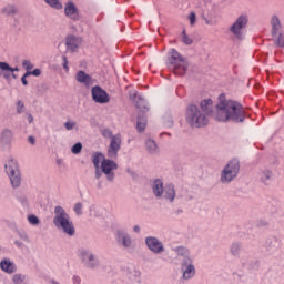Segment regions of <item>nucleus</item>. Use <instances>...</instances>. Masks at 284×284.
Instances as JSON below:
<instances>
[{"mask_svg":"<svg viewBox=\"0 0 284 284\" xmlns=\"http://www.w3.org/2000/svg\"><path fill=\"white\" fill-rule=\"evenodd\" d=\"M219 101L214 114L215 121L220 123H227L230 121L233 123H243L245 121V110L242 103L226 100L224 93L220 94Z\"/></svg>","mask_w":284,"mask_h":284,"instance_id":"nucleus-1","label":"nucleus"},{"mask_svg":"<svg viewBox=\"0 0 284 284\" xmlns=\"http://www.w3.org/2000/svg\"><path fill=\"white\" fill-rule=\"evenodd\" d=\"M54 217L53 224L58 230H61L68 236H74L77 230L74 229V223L70 219V214L65 212V209L62 206L54 207Z\"/></svg>","mask_w":284,"mask_h":284,"instance_id":"nucleus-2","label":"nucleus"},{"mask_svg":"<svg viewBox=\"0 0 284 284\" xmlns=\"http://www.w3.org/2000/svg\"><path fill=\"white\" fill-rule=\"evenodd\" d=\"M166 65L171 72L178 74V77H184L187 73L190 63L187 60L176 51V49H171L169 52Z\"/></svg>","mask_w":284,"mask_h":284,"instance_id":"nucleus-3","label":"nucleus"},{"mask_svg":"<svg viewBox=\"0 0 284 284\" xmlns=\"http://www.w3.org/2000/svg\"><path fill=\"white\" fill-rule=\"evenodd\" d=\"M186 122L191 128H205L209 123L207 116L201 113L196 104H189L186 109Z\"/></svg>","mask_w":284,"mask_h":284,"instance_id":"nucleus-4","label":"nucleus"},{"mask_svg":"<svg viewBox=\"0 0 284 284\" xmlns=\"http://www.w3.org/2000/svg\"><path fill=\"white\" fill-rule=\"evenodd\" d=\"M6 174L9 176L12 187H21V170L19 162L11 159L4 164Z\"/></svg>","mask_w":284,"mask_h":284,"instance_id":"nucleus-5","label":"nucleus"},{"mask_svg":"<svg viewBox=\"0 0 284 284\" xmlns=\"http://www.w3.org/2000/svg\"><path fill=\"white\" fill-rule=\"evenodd\" d=\"M241 170V163L239 160H231L222 170L221 181L222 183H232L236 176H239V171Z\"/></svg>","mask_w":284,"mask_h":284,"instance_id":"nucleus-6","label":"nucleus"},{"mask_svg":"<svg viewBox=\"0 0 284 284\" xmlns=\"http://www.w3.org/2000/svg\"><path fill=\"white\" fill-rule=\"evenodd\" d=\"M250 22V19L247 16H240L235 22L231 26L230 32L235 37V39H239V41H243V38L245 36V29L247 28V23Z\"/></svg>","mask_w":284,"mask_h":284,"instance_id":"nucleus-7","label":"nucleus"},{"mask_svg":"<svg viewBox=\"0 0 284 284\" xmlns=\"http://www.w3.org/2000/svg\"><path fill=\"white\" fill-rule=\"evenodd\" d=\"M181 271L183 274L182 276L185 281H190V278H193V276L196 274V268L194 267V264L190 256H185L184 258H182Z\"/></svg>","mask_w":284,"mask_h":284,"instance_id":"nucleus-8","label":"nucleus"},{"mask_svg":"<svg viewBox=\"0 0 284 284\" xmlns=\"http://www.w3.org/2000/svg\"><path fill=\"white\" fill-rule=\"evenodd\" d=\"M91 95L94 103H100L101 105L110 103V95L108 94V91L103 90V88L99 85L92 87Z\"/></svg>","mask_w":284,"mask_h":284,"instance_id":"nucleus-9","label":"nucleus"},{"mask_svg":"<svg viewBox=\"0 0 284 284\" xmlns=\"http://www.w3.org/2000/svg\"><path fill=\"white\" fill-rule=\"evenodd\" d=\"M119 164L114 162V160L104 159L101 162V170L103 174H105L108 181H114V173L113 170H118Z\"/></svg>","mask_w":284,"mask_h":284,"instance_id":"nucleus-10","label":"nucleus"},{"mask_svg":"<svg viewBox=\"0 0 284 284\" xmlns=\"http://www.w3.org/2000/svg\"><path fill=\"white\" fill-rule=\"evenodd\" d=\"M79 256L82 263H84V265H87L90 270H94V267L99 265V260L97 256H94V253L88 250H80Z\"/></svg>","mask_w":284,"mask_h":284,"instance_id":"nucleus-11","label":"nucleus"},{"mask_svg":"<svg viewBox=\"0 0 284 284\" xmlns=\"http://www.w3.org/2000/svg\"><path fill=\"white\" fill-rule=\"evenodd\" d=\"M145 243L146 247H149V250L153 252V254H162V252H165V246H163V242L159 241V239L156 237L149 236L145 239Z\"/></svg>","mask_w":284,"mask_h":284,"instance_id":"nucleus-12","label":"nucleus"},{"mask_svg":"<svg viewBox=\"0 0 284 284\" xmlns=\"http://www.w3.org/2000/svg\"><path fill=\"white\" fill-rule=\"evenodd\" d=\"M119 150H121V134H115L110 142L108 149L109 159H116L119 154Z\"/></svg>","mask_w":284,"mask_h":284,"instance_id":"nucleus-13","label":"nucleus"},{"mask_svg":"<svg viewBox=\"0 0 284 284\" xmlns=\"http://www.w3.org/2000/svg\"><path fill=\"white\" fill-rule=\"evenodd\" d=\"M64 14L71 21H80L81 16L79 14V9H77V6L73 4V2H67L64 7Z\"/></svg>","mask_w":284,"mask_h":284,"instance_id":"nucleus-14","label":"nucleus"},{"mask_svg":"<svg viewBox=\"0 0 284 284\" xmlns=\"http://www.w3.org/2000/svg\"><path fill=\"white\" fill-rule=\"evenodd\" d=\"M116 241L119 245H123V247H132V237H130V234L125 233V231H118Z\"/></svg>","mask_w":284,"mask_h":284,"instance_id":"nucleus-15","label":"nucleus"},{"mask_svg":"<svg viewBox=\"0 0 284 284\" xmlns=\"http://www.w3.org/2000/svg\"><path fill=\"white\" fill-rule=\"evenodd\" d=\"M2 17H17L19 14V7L17 4L8 3L0 10Z\"/></svg>","mask_w":284,"mask_h":284,"instance_id":"nucleus-16","label":"nucleus"},{"mask_svg":"<svg viewBox=\"0 0 284 284\" xmlns=\"http://www.w3.org/2000/svg\"><path fill=\"white\" fill-rule=\"evenodd\" d=\"M65 45L68 50H71V52H75L81 45V40H79V38L74 36H68L65 40Z\"/></svg>","mask_w":284,"mask_h":284,"instance_id":"nucleus-17","label":"nucleus"},{"mask_svg":"<svg viewBox=\"0 0 284 284\" xmlns=\"http://www.w3.org/2000/svg\"><path fill=\"white\" fill-rule=\"evenodd\" d=\"M165 187H163V181L161 179H156L152 184V192L156 199H161L163 196Z\"/></svg>","mask_w":284,"mask_h":284,"instance_id":"nucleus-18","label":"nucleus"},{"mask_svg":"<svg viewBox=\"0 0 284 284\" xmlns=\"http://www.w3.org/2000/svg\"><path fill=\"white\" fill-rule=\"evenodd\" d=\"M0 267H1L2 272H6L7 274H14V272H17V265H14L8 258L1 260Z\"/></svg>","mask_w":284,"mask_h":284,"instance_id":"nucleus-19","label":"nucleus"},{"mask_svg":"<svg viewBox=\"0 0 284 284\" xmlns=\"http://www.w3.org/2000/svg\"><path fill=\"white\" fill-rule=\"evenodd\" d=\"M75 81H78V83H83L84 85H92V75L84 71H78L75 74Z\"/></svg>","mask_w":284,"mask_h":284,"instance_id":"nucleus-20","label":"nucleus"},{"mask_svg":"<svg viewBox=\"0 0 284 284\" xmlns=\"http://www.w3.org/2000/svg\"><path fill=\"white\" fill-rule=\"evenodd\" d=\"M271 34L272 37H276V34H278V32H281L283 24H281V19H278V16H273L271 19Z\"/></svg>","mask_w":284,"mask_h":284,"instance_id":"nucleus-21","label":"nucleus"},{"mask_svg":"<svg viewBox=\"0 0 284 284\" xmlns=\"http://www.w3.org/2000/svg\"><path fill=\"white\" fill-rule=\"evenodd\" d=\"M164 199L173 203L174 199H176V191L174 190V184H168L164 186Z\"/></svg>","mask_w":284,"mask_h":284,"instance_id":"nucleus-22","label":"nucleus"},{"mask_svg":"<svg viewBox=\"0 0 284 284\" xmlns=\"http://www.w3.org/2000/svg\"><path fill=\"white\" fill-rule=\"evenodd\" d=\"M145 128H148V118L145 116V113H139L136 121V130L138 132L142 133L145 132Z\"/></svg>","mask_w":284,"mask_h":284,"instance_id":"nucleus-23","label":"nucleus"},{"mask_svg":"<svg viewBox=\"0 0 284 284\" xmlns=\"http://www.w3.org/2000/svg\"><path fill=\"white\" fill-rule=\"evenodd\" d=\"M12 130L4 129L0 134L1 145H10V143H12Z\"/></svg>","mask_w":284,"mask_h":284,"instance_id":"nucleus-24","label":"nucleus"},{"mask_svg":"<svg viewBox=\"0 0 284 284\" xmlns=\"http://www.w3.org/2000/svg\"><path fill=\"white\" fill-rule=\"evenodd\" d=\"M201 110L206 114L207 116L212 115L213 111V101L212 99H205L200 103Z\"/></svg>","mask_w":284,"mask_h":284,"instance_id":"nucleus-25","label":"nucleus"},{"mask_svg":"<svg viewBox=\"0 0 284 284\" xmlns=\"http://www.w3.org/2000/svg\"><path fill=\"white\" fill-rule=\"evenodd\" d=\"M272 176H274V174L268 169H264L260 172V180L264 185H270V181H272Z\"/></svg>","mask_w":284,"mask_h":284,"instance_id":"nucleus-26","label":"nucleus"},{"mask_svg":"<svg viewBox=\"0 0 284 284\" xmlns=\"http://www.w3.org/2000/svg\"><path fill=\"white\" fill-rule=\"evenodd\" d=\"M135 105H136L138 110H140V112H141L140 114H145V112H148L150 110L148 108V103L141 95L138 97Z\"/></svg>","mask_w":284,"mask_h":284,"instance_id":"nucleus-27","label":"nucleus"},{"mask_svg":"<svg viewBox=\"0 0 284 284\" xmlns=\"http://www.w3.org/2000/svg\"><path fill=\"white\" fill-rule=\"evenodd\" d=\"M145 148L149 154H156L159 152V146L156 145V142L152 139H148L145 141Z\"/></svg>","mask_w":284,"mask_h":284,"instance_id":"nucleus-28","label":"nucleus"},{"mask_svg":"<svg viewBox=\"0 0 284 284\" xmlns=\"http://www.w3.org/2000/svg\"><path fill=\"white\" fill-rule=\"evenodd\" d=\"M101 160L105 161V155L101 152H94L92 155V163L95 168V170H99V165L101 164Z\"/></svg>","mask_w":284,"mask_h":284,"instance_id":"nucleus-29","label":"nucleus"},{"mask_svg":"<svg viewBox=\"0 0 284 284\" xmlns=\"http://www.w3.org/2000/svg\"><path fill=\"white\" fill-rule=\"evenodd\" d=\"M273 38V42L274 45H276V48H284V36L282 32H280L278 34H276V37Z\"/></svg>","mask_w":284,"mask_h":284,"instance_id":"nucleus-30","label":"nucleus"},{"mask_svg":"<svg viewBox=\"0 0 284 284\" xmlns=\"http://www.w3.org/2000/svg\"><path fill=\"white\" fill-rule=\"evenodd\" d=\"M0 69L3 70L4 72H19V68H12L8 62H0Z\"/></svg>","mask_w":284,"mask_h":284,"instance_id":"nucleus-31","label":"nucleus"},{"mask_svg":"<svg viewBox=\"0 0 284 284\" xmlns=\"http://www.w3.org/2000/svg\"><path fill=\"white\" fill-rule=\"evenodd\" d=\"M48 6L51 8H55V10H61L63 8V4L59 0H44Z\"/></svg>","mask_w":284,"mask_h":284,"instance_id":"nucleus-32","label":"nucleus"},{"mask_svg":"<svg viewBox=\"0 0 284 284\" xmlns=\"http://www.w3.org/2000/svg\"><path fill=\"white\" fill-rule=\"evenodd\" d=\"M182 41L185 45H192V43H194V41L192 40V38H190L185 30L182 31Z\"/></svg>","mask_w":284,"mask_h":284,"instance_id":"nucleus-33","label":"nucleus"},{"mask_svg":"<svg viewBox=\"0 0 284 284\" xmlns=\"http://www.w3.org/2000/svg\"><path fill=\"white\" fill-rule=\"evenodd\" d=\"M176 254L179 256H183V258H185V256H189L190 254V251L183 246H179L176 250H175Z\"/></svg>","mask_w":284,"mask_h":284,"instance_id":"nucleus-34","label":"nucleus"},{"mask_svg":"<svg viewBox=\"0 0 284 284\" xmlns=\"http://www.w3.org/2000/svg\"><path fill=\"white\" fill-rule=\"evenodd\" d=\"M81 150H83V144L81 142L75 143L72 148H71V152L72 154H80Z\"/></svg>","mask_w":284,"mask_h":284,"instance_id":"nucleus-35","label":"nucleus"},{"mask_svg":"<svg viewBox=\"0 0 284 284\" xmlns=\"http://www.w3.org/2000/svg\"><path fill=\"white\" fill-rule=\"evenodd\" d=\"M26 110V104L19 100L17 102V114H23V111Z\"/></svg>","mask_w":284,"mask_h":284,"instance_id":"nucleus-36","label":"nucleus"},{"mask_svg":"<svg viewBox=\"0 0 284 284\" xmlns=\"http://www.w3.org/2000/svg\"><path fill=\"white\" fill-rule=\"evenodd\" d=\"M239 252H241V245H239V243H233L231 246V253L233 254V256H236Z\"/></svg>","mask_w":284,"mask_h":284,"instance_id":"nucleus-37","label":"nucleus"},{"mask_svg":"<svg viewBox=\"0 0 284 284\" xmlns=\"http://www.w3.org/2000/svg\"><path fill=\"white\" fill-rule=\"evenodd\" d=\"M22 65L27 70V72H30V70H32L34 68V64H32V62H30V60H23Z\"/></svg>","mask_w":284,"mask_h":284,"instance_id":"nucleus-38","label":"nucleus"},{"mask_svg":"<svg viewBox=\"0 0 284 284\" xmlns=\"http://www.w3.org/2000/svg\"><path fill=\"white\" fill-rule=\"evenodd\" d=\"M26 77H41V69H34L33 71H27Z\"/></svg>","mask_w":284,"mask_h":284,"instance_id":"nucleus-39","label":"nucleus"},{"mask_svg":"<svg viewBox=\"0 0 284 284\" xmlns=\"http://www.w3.org/2000/svg\"><path fill=\"white\" fill-rule=\"evenodd\" d=\"M101 134L104 139H112L114 135L112 134V130L110 129H104L101 131Z\"/></svg>","mask_w":284,"mask_h":284,"instance_id":"nucleus-40","label":"nucleus"},{"mask_svg":"<svg viewBox=\"0 0 284 284\" xmlns=\"http://www.w3.org/2000/svg\"><path fill=\"white\" fill-rule=\"evenodd\" d=\"M28 221L31 225H39V217L37 215H29Z\"/></svg>","mask_w":284,"mask_h":284,"instance_id":"nucleus-41","label":"nucleus"},{"mask_svg":"<svg viewBox=\"0 0 284 284\" xmlns=\"http://www.w3.org/2000/svg\"><path fill=\"white\" fill-rule=\"evenodd\" d=\"M189 21H190L191 26H194V23H196V13L194 11H192L189 14Z\"/></svg>","mask_w":284,"mask_h":284,"instance_id":"nucleus-42","label":"nucleus"},{"mask_svg":"<svg viewBox=\"0 0 284 284\" xmlns=\"http://www.w3.org/2000/svg\"><path fill=\"white\" fill-rule=\"evenodd\" d=\"M77 122L68 121L64 123L65 130H74Z\"/></svg>","mask_w":284,"mask_h":284,"instance_id":"nucleus-43","label":"nucleus"},{"mask_svg":"<svg viewBox=\"0 0 284 284\" xmlns=\"http://www.w3.org/2000/svg\"><path fill=\"white\" fill-rule=\"evenodd\" d=\"M22 281H23V275L22 274H14L13 275V283L21 284Z\"/></svg>","mask_w":284,"mask_h":284,"instance_id":"nucleus-44","label":"nucleus"},{"mask_svg":"<svg viewBox=\"0 0 284 284\" xmlns=\"http://www.w3.org/2000/svg\"><path fill=\"white\" fill-rule=\"evenodd\" d=\"M62 61H63L62 67L65 70V72H68L70 70V68L68 67V57L63 55Z\"/></svg>","mask_w":284,"mask_h":284,"instance_id":"nucleus-45","label":"nucleus"},{"mask_svg":"<svg viewBox=\"0 0 284 284\" xmlns=\"http://www.w3.org/2000/svg\"><path fill=\"white\" fill-rule=\"evenodd\" d=\"M81 210H83V205L81 203H77L74 205V212L75 214H81Z\"/></svg>","mask_w":284,"mask_h":284,"instance_id":"nucleus-46","label":"nucleus"},{"mask_svg":"<svg viewBox=\"0 0 284 284\" xmlns=\"http://www.w3.org/2000/svg\"><path fill=\"white\" fill-rule=\"evenodd\" d=\"M28 77H30V75H26V73L22 75V78H21L22 85H28Z\"/></svg>","mask_w":284,"mask_h":284,"instance_id":"nucleus-47","label":"nucleus"},{"mask_svg":"<svg viewBox=\"0 0 284 284\" xmlns=\"http://www.w3.org/2000/svg\"><path fill=\"white\" fill-rule=\"evenodd\" d=\"M206 26H214V20L204 18Z\"/></svg>","mask_w":284,"mask_h":284,"instance_id":"nucleus-48","label":"nucleus"},{"mask_svg":"<svg viewBox=\"0 0 284 284\" xmlns=\"http://www.w3.org/2000/svg\"><path fill=\"white\" fill-rule=\"evenodd\" d=\"M28 141H29V143H31V145H34V143H36L34 136H32V135L29 136Z\"/></svg>","mask_w":284,"mask_h":284,"instance_id":"nucleus-49","label":"nucleus"},{"mask_svg":"<svg viewBox=\"0 0 284 284\" xmlns=\"http://www.w3.org/2000/svg\"><path fill=\"white\" fill-rule=\"evenodd\" d=\"M73 281L75 284H80L81 283V278L79 276H73Z\"/></svg>","mask_w":284,"mask_h":284,"instance_id":"nucleus-50","label":"nucleus"},{"mask_svg":"<svg viewBox=\"0 0 284 284\" xmlns=\"http://www.w3.org/2000/svg\"><path fill=\"white\" fill-rule=\"evenodd\" d=\"M95 179H101V171L99 169L95 170Z\"/></svg>","mask_w":284,"mask_h":284,"instance_id":"nucleus-51","label":"nucleus"},{"mask_svg":"<svg viewBox=\"0 0 284 284\" xmlns=\"http://www.w3.org/2000/svg\"><path fill=\"white\" fill-rule=\"evenodd\" d=\"M28 121H29V123H32L34 121V116H32V114H29L28 115Z\"/></svg>","mask_w":284,"mask_h":284,"instance_id":"nucleus-52","label":"nucleus"},{"mask_svg":"<svg viewBox=\"0 0 284 284\" xmlns=\"http://www.w3.org/2000/svg\"><path fill=\"white\" fill-rule=\"evenodd\" d=\"M133 231L136 232V233H140L141 232V227L139 225H135L133 227Z\"/></svg>","mask_w":284,"mask_h":284,"instance_id":"nucleus-53","label":"nucleus"},{"mask_svg":"<svg viewBox=\"0 0 284 284\" xmlns=\"http://www.w3.org/2000/svg\"><path fill=\"white\" fill-rule=\"evenodd\" d=\"M172 124H173L172 119L169 118V123H168L166 125H168L169 128H172Z\"/></svg>","mask_w":284,"mask_h":284,"instance_id":"nucleus-54","label":"nucleus"},{"mask_svg":"<svg viewBox=\"0 0 284 284\" xmlns=\"http://www.w3.org/2000/svg\"><path fill=\"white\" fill-rule=\"evenodd\" d=\"M4 79H10V74H9V73H6V74H4Z\"/></svg>","mask_w":284,"mask_h":284,"instance_id":"nucleus-55","label":"nucleus"},{"mask_svg":"<svg viewBox=\"0 0 284 284\" xmlns=\"http://www.w3.org/2000/svg\"><path fill=\"white\" fill-rule=\"evenodd\" d=\"M11 77H12L13 79H17V74H14V73H12Z\"/></svg>","mask_w":284,"mask_h":284,"instance_id":"nucleus-56","label":"nucleus"},{"mask_svg":"<svg viewBox=\"0 0 284 284\" xmlns=\"http://www.w3.org/2000/svg\"><path fill=\"white\" fill-rule=\"evenodd\" d=\"M131 99H136V94L131 95Z\"/></svg>","mask_w":284,"mask_h":284,"instance_id":"nucleus-57","label":"nucleus"}]
</instances>
